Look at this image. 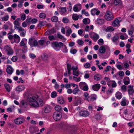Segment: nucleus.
Wrapping results in <instances>:
<instances>
[{"label":"nucleus","mask_w":134,"mask_h":134,"mask_svg":"<svg viewBox=\"0 0 134 134\" xmlns=\"http://www.w3.org/2000/svg\"><path fill=\"white\" fill-rule=\"evenodd\" d=\"M63 45V43L60 42L53 41L52 43V46L56 51H59Z\"/></svg>","instance_id":"nucleus-1"},{"label":"nucleus","mask_w":134,"mask_h":134,"mask_svg":"<svg viewBox=\"0 0 134 134\" xmlns=\"http://www.w3.org/2000/svg\"><path fill=\"white\" fill-rule=\"evenodd\" d=\"M38 42L34 37L30 38L29 40L28 43L31 47H36L37 46Z\"/></svg>","instance_id":"nucleus-2"},{"label":"nucleus","mask_w":134,"mask_h":134,"mask_svg":"<svg viewBox=\"0 0 134 134\" xmlns=\"http://www.w3.org/2000/svg\"><path fill=\"white\" fill-rule=\"evenodd\" d=\"M4 50L7 52V55H12L13 54V50L10 45H7L4 46Z\"/></svg>","instance_id":"nucleus-3"},{"label":"nucleus","mask_w":134,"mask_h":134,"mask_svg":"<svg viewBox=\"0 0 134 134\" xmlns=\"http://www.w3.org/2000/svg\"><path fill=\"white\" fill-rule=\"evenodd\" d=\"M114 17L113 13L109 11H107L104 15L105 18L108 21L112 20L113 19Z\"/></svg>","instance_id":"nucleus-4"},{"label":"nucleus","mask_w":134,"mask_h":134,"mask_svg":"<svg viewBox=\"0 0 134 134\" xmlns=\"http://www.w3.org/2000/svg\"><path fill=\"white\" fill-rule=\"evenodd\" d=\"M37 99V97L34 96H31L28 97V99L30 103L29 104L31 106L34 107V105L32 104L35 103Z\"/></svg>","instance_id":"nucleus-5"},{"label":"nucleus","mask_w":134,"mask_h":134,"mask_svg":"<svg viewBox=\"0 0 134 134\" xmlns=\"http://www.w3.org/2000/svg\"><path fill=\"white\" fill-rule=\"evenodd\" d=\"M128 93L130 97L132 99H134L133 96L134 94V90L133 89V86L132 85H129L128 86Z\"/></svg>","instance_id":"nucleus-6"},{"label":"nucleus","mask_w":134,"mask_h":134,"mask_svg":"<svg viewBox=\"0 0 134 134\" xmlns=\"http://www.w3.org/2000/svg\"><path fill=\"white\" fill-rule=\"evenodd\" d=\"M62 117V113L59 111H55L53 115V117L56 121L60 120Z\"/></svg>","instance_id":"nucleus-7"},{"label":"nucleus","mask_w":134,"mask_h":134,"mask_svg":"<svg viewBox=\"0 0 134 134\" xmlns=\"http://www.w3.org/2000/svg\"><path fill=\"white\" fill-rule=\"evenodd\" d=\"M25 121V120L23 117H19L14 119V122L16 124L19 125L23 123Z\"/></svg>","instance_id":"nucleus-8"},{"label":"nucleus","mask_w":134,"mask_h":134,"mask_svg":"<svg viewBox=\"0 0 134 134\" xmlns=\"http://www.w3.org/2000/svg\"><path fill=\"white\" fill-rule=\"evenodd\" d=\"M43 103L42 100L41 99H39L36 100L35 103L33 104L34 105V107H37L40 106H41L43 105Z\"/></svg>","instance_id":"nucleus-9"},{"label":"nucleus","mask_w":134,"mask_h":134,"mask_svg":"<svg viewBox=\"0 0 134 134\" xmlns=\"http://www.w3.org/2000/svg\"><path fill=\"white\" fill-rule=\"evenodd\" d=\"M90 37L92 40L96 42L97 40L99 38V35L94 32H92L90 34Z\"/></svg>","instance_id":"nucleus-10"},{"label":"nucleus","mask_w":134,"mask_h":134,"mask_svg":"<svg viewBox=\"0 0 134 134\" xmlns=\"http://www.w3.org/2000/svg\"><path fill=\"white\" fill-rule=\"evenodd\" d=\"M121 21V19L120 18H117L112 23V25L114 27L117 26L120 23Z\"/></svg>","instance_id":"nucleus-11"},{"label":"nucleus","mask_w":134,"mask_h":134,"mask_svg":"<svg viewBox=\"0 0 134 134\" xmlns=\"http://www.w3.org/2000/svg\"><path fill=\"white\" fill-rule=\"evenodd\" d=\"M89 115V113L86 110H81L79 112V115L83 117H86Z\"/></svg>","instance_id":"nucleus-12"},{"label":"nucleus","mask_w":134,"mask_h":134,"mask_svg":"<svg viewBox=\"0 0 134 134\" xmlns=\"http://www.w3.org/2000/svg\"><path fill=\"white\" fill-rule=\"evenodd\" d=\"M27 102L26 100H22L20 103V107H22L24 108H26L27 107Z\"/></svg>","instance_id":"nucleus-13"},{"label":"nucleus","mask_w":134,"mask_h":134,"mask_svg":"<svg viewBox=\"0 0 134 134\" xmlns=\"http://www.w3.org/2000/svg\"><path fill=\"white\" fill-rule=\"evenodd\" d=\"M18 28L19 31H21L20 34V36L22 37H25L26 35V31L21 27H20L19 28Z\"/></svg>","instance_id":"nucleus-14"},{"label":"nucleus","mask_w":134,"mask_h":134,"mask_svg":"<svg viewBox=\"0 0 134 134\" xmlns=\"http://www.w3.org/2000/svg\"><path fill=\"white\" fill-rule=\"evenodd\" d=\"M114 4L115 5H119L120 6V7L122 8L123 5L120 0H115L113 2Z\"/></svg>","instance_id":"nucleus-15"},{"label":"nucleus","mask_w":134,"mask_h":134,"mask_svg":"<svg viewBox=\"0 0 134 134\" xmlns=\"http://www.w3.org/2000/svg\"><path fill=\"white\" fill-rule=\"evenodd\" d=\"M9 25L10 26L11 28H12L13 26L12 23L9 21H8L3 25V28L5 30H7L9 28Z\"/></svg>","instance_id":"nucleus-16"},{"label":"nucleus","mask_w":134,"mask_h":134,"mask_svg":"<svg viewBox=\"0 0 134 134\" xmlns=\"http://www.w3.org/2000/svg\"><path fill=\"white\" fill-rule=\"evenodd\" d=\"M129 101L126 99L125 97H123L121 102V104L122 106L127 105L129 104Z\"/></svg>","instance_id":"nucleus-17"},{"label":"nucleus","mask_w":134,"mask_h":134,"mask_svg":"<svg viewBox=\"0 0 134 134\" xmlns=\"http://www.w3.org/2000/svg\"><path fill=\"white\" fill-rule=\"evenodd\" d=\"M13 38L15 42L16 43H18L20 41V37L17 34H15L14 35Z\"/></svg>","instance_id":"nucleus-18"},{"label":"nucleus","mask_w":134,"mask_h":134,"mask_svg":"<svg viewBox=\"0 0 134 134\" xmlns=\"http://www.w3.org/2000/svg\"><path fill=\"white\" fill-rule=\"evenodd\" d=\"M100 84L97 83L93 85L92 88L94 91H98L100 89Z\"/></svg>","instance_id":"nucleus-19"},{"label":"nucleus","mask_w":134,"mask_h":134,"mask_svg":"<svg viewBox=\"0 0 134 134\" xmlns=\"http://www.w3.org/2000/svg\"><path fill=\"white\" fill-rule=\"evenodd\" d=\"M100 13V11L99 10H97L96 9H92L91 11V13L92 15H98Z\"/></svg>","instance_id":"nucleus-20"},{"label":"nucleus","mask_w":134,"mask_h":134,"mask_svg":"<svg viewBox=\"0 0 134 134\" xmlns=\"http://www.w3.org/2000/svg\"><path fill=\"white\" fill-rule=\"evenodd\" d=\"M51 107L49 105L46 106L44 108V111L46 113H49L51 111Z\"/></svg>","instance_id":"nucleus-21"},{"label":"nucleus","mask_w":134,"mask_h":134,"mask_svg":"<svg viewBox=\"0 0 134 134\" xmlns=\"http://www.w3.org/2000/svg\"><path fill=\"white\" fill-rule=\"evenodd\" d=\"M84 99L85 100H87L88 101H91V99L90 98V96H89L88 93L85 92L83 94Z\"/></svg>","instance_id":"nucleus-22"},{"label":"nucleus","mask_w":134,"mask_h":134,"mask_svg":"<svg viewBox=\"0 0 134 134\" xmlns=\"http://www.w3.org/2000/svg\"><path fill=\"white\" fill-rule=\"evenodd\" d=\"M13 69L10 66H9L7 67L6 71L7 73L10 74H11L13 72Z\"/></svg>","instance_id":"nucleus-23"},{"label":"nucleus","mask_w":134,"mask_h":134,"mask_svg":"<svg viewBox=\"0 0 134 134\" xmlns=\"http://www.w3.org/2000/svg\"><path fill=\"white\" fill-rule=\"evenodd\" d=\"M25 88L24 86L23 85H20L17 87L16 88L17 91L20 92L23 90Z\"/></svg>","instance_id":"nucleus-24"},{"label":"nucleus","mask_w":134,"mask_h":134,"mask_svg":"<svg viewBox=\"0 0 134 134\" xmlns=\"http://www.w3.org/2000/svg\"><path fill=\"white\" fill-rule=\"evenodd\" d=\"M58 103L60 104H63L64 103V100L62 97H59L57 98Z\"/></svg>","instance_id":"nucleus-25"},{"label":"nucleus","mask_w":134,"mask_h":134,"mask_svg":"<svg viewBox=\"0 0 134 134\" xmlns=\"http://www.w3.org/2000/svg\"><path fill=\"white\" fill-rule=\"evenodd\" d=\"M96 22H97V24L98 25H102L104 23V19H100V18H98L96 21Z\"/></svg>","instance_id":"nucleus-26"},{"label":"nucleus","mask_w":134,"mask_h":134,"mask_svg":"<svg viewBox=\"0 0 134 134\" xmlns=\"http://www.w3.org/2000/svg\"><path fill=\"white\" fill-rule=\"evenodd\" d=\"M99 51L100 53L103 54L105 52V49L104 46H101L99 48Z\"/></svg>","instance_id":"nucleus-27"},{"label":"nucleus","mask_w":134,"mask_h":134,"mask_svg":"<svg viewBox=\"0 0 134 134\" xmlns=\"http://www.w3.org/2000/svg\"><path fill=\"white\" fill-rule=\"evenodd\" d=\"M56 32L55 30L54 29L52 28L51 30H48L45 33L47 34H54Z\"/></svg>","instance_id":"nucleus-28"},{"label":"nucleus","mask_w":134,"mask_h":134,"mask_svg":"<svg viewBox=\"0 0 134 134\" xmlns=\"http://www.w3.org/2000/svg\"><path fill=\"white\" fill-rule=\"evenodd\" d=\"M72 31L70 27H68L66 31V35L67 36H69L72 33Z\"/></svg>","instance_id":"nucleus-29"},{"label":"nucleus","mask_w":134,"mask_h":134,"mask_svg":"<svg viewBox=\"0 0 134 134\" xmlns=\"http://www.w3.org/2000/svg\"><path fill=\"white\" fill-rule=\"evenodd\" d=\"M14 28L15 29H17L18 30V28H19L20 24L18 21L15 20L14 22Z\"/></svg>","instance_id":"nucleus-30"},{"label":"nucleus","mask_w":134,"mask_h":134,"mask_svg":"<svg viewBox=\"0 0 134 134\" xmlns=\"http://www.w3.org/2000/svg\"><path fill=\"white\" fill-rule=\"evenodd\" d=\"M134 32V30L133 28V26L131 27V29L130 30H129L128 31V34L130 35L131 37L133 36L132 35L133 33Z\"/></svg>","instance_id":"nucleus-31"},{"label":"nucleus","mask_w":134,"mask_h":134,"mask_svg":"<svg viewBox=\"0 0 134 134\" xmlns=\"http://www.w3.org/2000/svg\"><path fill=\"white\" fill-rule=\"evenodd\" d=\"M115 95L116 98L118 99H120L122 97V94L119 92H117Z\"/></svg>","instance_id":"nucleus-32"},{"label":"nucleus","mask_w":134,"mask_h":134,"mask_svg":"<svg viewBox=\"0 0 134 134\" xmlns=\"http://www.w3.org/2000/svg\"><path fill=\"white\" fill-rule=\"evenodd\" d=\"M80 91V90L78 87H77L73 90L72 91V93L74 94H76L78 93Z\"/></svg>","instance_id":"nucleus-33"},{"label":"nucleus","mask_w":134,"mask_h":134,"mask_svg":"<svg viewBox=\"0 0 134 134\" xmlns=\"http://www.w3.org/2000/svg\"><path fill=\"white\" fill-rule=\"evenodd\" d=\"M87 85V84L85 82H80L79 85L80 88L81 89Z\"/></svg>","instance_id":"nucleus-34"},{"label":"nucleus","mask_w":134,"mask_h":134,"mask_svg":"<svg viewBox=\"0 0 134 134\" xmlns=\"http://www.w3.org/2000/svg\"><path fill=\"white\" fill-rule=\"evenodd\" d=\"M83 23L85 24H88L90 22V20L88 18H85L83 21Z\"/></svg>","instance_id":"nucleus-35"},{"label":"nucleus","mask_w":134,"mask_h":134,"mask_svg":"<svg viewBox=\"0 0 134 134\" xmlns=\"http://www.w3.org/2000/svg\"><path fill=\"white\" fill-rule=\"evenodd\" d=\"M125 79L127 81L124 80V83L125 85H127L130 83L129 78L128 77H126Z\"/></svg>","instance_id":"nucleus-36"},{"label":"nucleus","mask_w":134,"mask_h":134,"mask_svg":"<svg viewBox=\"0 0 134 134\" xmlns=\"http://www.w3.org/2000/svg\"><path fill=\"white\" fill-rule=\"evenodd\" d=\"M101 76L99 74L95 75L94 77V79L96 80H99L101 79Z\"/></svg>","instance_id":"nucleus-37"},{"label":"nucleus","mask_w":134,"mask_h":134,"mask_svg":"<svg viewBox=\"0 0 134 134\" xmlns=\"http://www.w3.org/2000/svg\"><path fill=\"white\" fill-rule=\"evenodd\" d=\"M4 87L6 90L8 92H9L10 90V88L9 85L7 83L4 84Z\"/></svg>","instance_id":"nucleus-38"},{"label":"nucleus","mask_w":134,"mask_h":134,"mask_svg":"<svg viewBox=\"0 0 134 134\" xmlns=\"http://www.w3.org/2000/svg\"><path fill=\"white\" fill-rule=\"evenodd\" d=\"M63 48L62 51L63 53H66L68 52V49H67L66 46L63 44V45L62 46Z\"/></svg>","instance_id":"nucleus-39"},{"label":"nucleus","mask_w":134,"mask_h":134,"mask_svg":"<svg viewBox=\"0 0 134 134\" xmlns=\"http://www.w3.org/2000/svg\"><path fill=\"white\" fill-rule=\"evenodd\" d=\"M46 21H43L41 22L38 25V26L40 27H41L46 24Z\"/></svg>","instance_id":"nucleus-40"},{"label":"nucleus","mask_w":134,"mask_h":134,"mask_svg":"<svg viewBox=\"0 0 134 134\" xmlns=\"http://www.w3.org/2000/svg\"><path fill=\"white\" fill-rule=\"evenodd\" d=\"M55 109L57 111L60 112L62 110V108L61 106L57 105L55 106Z\"/></svg>","instance_id":"nucleus-41"},{"label":"nucleus","mask_w":134,"mask_h":134,"mask_svg":"<svg viewBox=\"0 0 134 134\" xmlns=\"http://www.w3.org/2000/svg\"><path fill=\"white\" fill-rule=\"evenodd\" d=\"M7 34V32L4 31L0 32V37L3 38V36L6 35Z\"/></svg>","instance_id":"nucleus-42"},{"label":"nucleus","mask_w":134,"mask_h":134,"mask_svg":"<svg viewBox=\"0 0 134 134\" xmlns=\"http://www.w3.org/2000/svg\"><path fill=\"white\" fill-rule=\"evenodd\" d=\"M48 37L49 40L50 41L56 40V37L53 35L49 36Z\"/></svg>","instance_id":"nucleus-43"},{"label":"nucleus","mask_w":134,"mask_h":134,"mask_svg":"<svg viewBox=\"0 0 134 134\" xmlns=\"http://www.w3.org/2000/svg\"><path fill=\"white\" fill-rule=\"evenodd\" d=\"M66 11V8L65 7L62 8L60 9V13L61 14H64Z\"/></svg>","instance_id":"nucleus-44"},{"label":"nucleus","mask_w":134,"mask_h":134,"mask_svg":"<svg viewBox=\"0 0 134 134\" xmlns=\"http://www.w3.org/2000/svg\"><path fill=\"white\" fill-rule=\"evenodd\" d=\"M9 18V15H7L2 18V20L3 21H7L8 20Z\"/></svg>","instance_id":"nucleus-45"},{"label":"nucleus","mask_w":134,"mask_h":134,"mask_svg":"<svg viewBox=\"0 0 134 134\" xmlns=\"http://www.w3.org/2000/svg\"><path fill=\"white\" fill-rule=\"evenodd\" d=\"M98 43L100 46L104 44V41L103 39L100 38L98 41Z\"/></svg>","instance_id":"nucleus-46"},{"label":"nucleus","mask_w":134,"mask_h":134,"mask_svg":"<svg viewBox=\"0 0 134 134\" xmlns=\"http://www.w3.org/2000/svg\"><path fill=\"white\" fill-rule=\"evenodd\" d=\"M119 38V36H114L112 38V40L113 42H114L118 40Z\"/></svg>","instance_id":"nucleus-47"},{"label":"nucleus","mask_w":134,"mask_h":134,"mask_svg":"<svg viewBox=\"0 0 134 134\" xmlns=\"http://www.w3.org/2000/svg\"><path fill=\"white\" fill-rule=\"evenodd\" d=\"M51 20L53 22H57L58 20V17L56 16H53L51 18Z\"/></svg>","instance_id":"nucleus-48"},{"label":"nucleus","mask_w":134,"mask_h":134,"mask_svg":"<svg viewBox=\"0 0 134 134\" xmlns=\"http://www.w3.org/2000/svg\"><path fill=\"white\" fill-rule=\"evenodd\" d=\"M46 16V15L45 14L43 13H40L39 15V17L42 18L44 19Z\"/></svg>","instance_id":"nucleus-49"},{"label":"nucleus","mask_w":134,"mask_h":134,"mask_svg":"<svg viewBox=\"0 0 134 134\" xmlns=\"http://www.w3.org/2000/svg\"><path fill=\"white\" fill-rule=\"evenodd\" d=\"M21 18L23 20H24L26 19V15L24 13H22L20 15Z\"/></svg>","instance_id":"nucleus-50"},{"label":"nucleus","mask_w":134,"mask_h":134,"mask_svg":"<svg viewBox=\"0 0 134 134\" xmlns=\"http://www.w3.org/2000/svg\"><path fill=\"white\" fill-rule=\"evenodd\" d=\"M90 98L91 101H93L96 99V96L94 94H92L90 96Z\"/></svg>","instance_id":"nucleus-51"},{"label":"nucleus","mask_w":134,"mask_h":134,"mask_svg":"<svg viewBox=\"0 0 134 134\" xmlns=\"http://www.w3.org/2000/svg\"><path fill=\"white\" fill-rule=\"evenodd\" d=\"M73 10L74 11L76 12H78L79 11L77 5H75L74 6L73 8Z\"/></svg>","instance_id":"nucleus-52"},{"label":"nucleus","mask_w":134,"mask_h":134,"mask_svg":"<svg viewBox=\"0 0 134 134\" xmlns=\"http://www.w3.org/2000/svg\"><path fill=\"white\" fill-rule=\"evenodd\" d=\"M57 93L55 91L52 92L51 94V96L53 98H55L57 96Z\"/></svg>","instance_id":"nucleus-53"},{"label":"nucleus","mask_w":134,"mask_h":134,"mask_svg":"<svg viewBox=\"0 0 134 134\" xmlns=\"http://www.w3.org/2000/svg\"><path fill=\"white\" fill-rule=\"evenodd\" d=\"M114 30V28L111 26H109L107 27L106 31L108 32L110 31H113Z\"/></svg>","instance_id":"nucleus-54"},{"label":"nucleus","mask_w":134,"mask_h":134,"mask_svg":"<svg viewBox=\"0 0 134 134\" xmlns=\"http://www.w3.org/2000/svg\"><path fill=\"white\" fill-rule=\"evenodd\" d=\"M116 67L117 68L120 70H121L124 69V68L123 66H122L121 65L119 64H116Z\"/></svg>","instance_id":"nucleus-55"},{"label":"nucleus","mask_w":134,"mask_h":134,"mask_svg":"<svg viewBox=\"0 0 134 134\" xmlns=\"http://www.w3.org/2000/svg\"><path fill=\"white\" fill-rule=\"evenodd\" d=\"M81 13L82 14L85 15L86 16H88L89 15V14L88 12H86L84 10H82V11Z\"/></svg>","instance_id":"nucleus-56"},{"label":"nucleus","mask_w":134,"mask_h":134,"mask_svg":"<svg viewBox=\"0 0 134 134\" xmlns=\"http://www.w3.org/2000/svg\"><path fill=\"white\" fill-rule=\"evenodd\" d=\"M73 74L74 76H77L79 74V73L78 70H77L73 71Z\"/></svg>","instance_id":"nucleus-57"},{"label":"nucleus","mask_w":134,"mask_h":134,"mask_svg":"<svg viewBox=\"0 0 134 134\" xmlns=\"http://www.w3.org/2000/svg\"><path fill=\"white\" fill-rule=\"evenodd\" d=\"M63 22L65 23H68L69 20L66 18H63L62 19Z\"/></svg>","instance_id":"nucleus-58"},{"label":"nucleus","mask_w":134,"mask_h":134,"mask_svg":"<svg viewBox=\"0 0 134 134\" xmlns=\"http://www.w3.org/2000/svg\"><path fill=\"white\" fill-rule=\"evenodd\" d=\"M90 64L89 63L87 62L85 64L84 66L85 68H90Z\"/></svg>","instance_id":"nucleus-59"},{"label":"nucleus","mask_w":134,"mask_h":134,"mask_svg":"<svg viewBox=\"0 0 134 134\" xmlns=\"http://www.w3.org/2000/svg\"><path fill=\"white\" fill-rule=\"evenodd\" d=\"M78 44L80 45H82L83 43L84 42L82 40H77V41Z\"/></svg>","instance_id":"nucleus-60"},{"label":"nucleus","mask_w":134,"mask_h":134,"mask_svg":"<svg viewBox=\"0 0 134 134\" xmlns=\"http://www.w3.org/2000/svg\"><path fill=\"white\" fill-rule=\"evenodd\" d=\"M73 79L76 82H79L81 78L80 77H77L74 76L73 77Z\"/></svg>","instance_id":"nucleus-61"},{"label":"nucleus","mask_w":134,"mask_h":134,"mask_svg":"<svg viewBox=\"0 0 134 134\" xmlns=\"http://www.w3.org/2000/svg\"><path fill=\"white\" fill-rule=\"evenodd\" d=\"M45 43V41L44 40H40L38 41V43L41 46H43L44 44Z\"/></svg>","instance_id":"nucleus-62"},{"label":"nucleus","mask_w":134,"mask_h":134,"mask_svg":"<svg viewBox=\"0 0 134 134\" xmlns=\"http://www.w3.org/2000/svg\"><path fill=\"white\" fill-rule=\"evenodd\" d=\"M81 89L85 91H87L88 89V87L87 85Z\"/></svg>","instance_id":"nucleus-63"},{"label":"nucleus","mask_w":134,"mask_h":134,"mask_svg":"<svg viewBox=\"0 0 134 134\" xmlns=\"http://www.w3.org/2000/svg\"><path fill=\"white\" fill-rule=\"evenodd\" d=\"M119 73V75L121 77H123L124 75V73L123 71H120L118 72Z\"/></svg>","instance_id":"nucleus-64"}]
</instances>
